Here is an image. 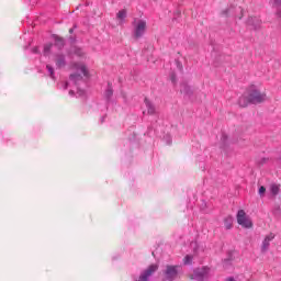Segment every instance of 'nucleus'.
Masks as SVG:
<instances>
[{"label":"nucleus","instance_id":"nucleus-1","mask_svg":"<svg viewBox=\"0 0 281 281\" xmlns=\"http://www.w3.org/2000/svg\"><path fill=\"white\" fill-rule=\"evenodd\" d=\"M262 102H267V92H262L258 85L248 86L238 100L239 106L244 109L249 104H262Z\"/></svg>","mask_w":281,"mask_h":281},{"label":"nucleus","instance_id":"nucleus-2","mask_svg":"<svg viewBox=\"0 0 281 281\" xmlns=\"http://www.w3.org/2000/svg\"><path fill=\"white\" fill-rule=\"evenodd\" d=\"M236 220L238 225H240V227H244V229H251V227H254V222L251 221V217L247 215L245 210H239L237 212Z\"/></svg>","mask_w":281,"mask_h":281},{"label":"nucleus","instance_id":"nucleus-3","mask_svg":"<svg viewBox=\"0 0 281 281\" xmlns=\"http://www.w3.org/2000/svg\"><path fill=\"white\" fill-rule=\"evenodd\" d=\"M133 36L136 41H138V38H142V36H144L146 34V21L145 20H135L133 22Z\"/></svg>","mask_w":281,"mask_h":281},{"label":"nucleus","instance_id":"nucleus-4","mask_svg":"<svg viewBox=\"0 0 281 281\" xmlns=\"http://www.w3.org/2000/svg\"><path fill=\"white\" fill-rule=\"evenodd\" d=\"M162 281H175L177 276H179V266H166V269L162 271Z\"/></svg>","mask_w":281,"mask_h":281},{"label":"nucleus","instance_id":"nucleus-5","mask_svg":"<svg viewBox=\"0 0 281 281\" xmlns=\"http://www.w3.org/2000/svg\"><path fill=\"white\" fill-rule=\"evenodd\" d=\"M210 268L207 267H202L193 270V274L191 276L192 280H198V281H205L210 280Z\"/></svg>","mask_w":281,"mask_h":281},{"label":"nucleus","instance_id":"nucleus-6","mask_svg":"<svg viewBox=\"0 0 281 281\" xmlns=\"http://www.w3.org/2000/svg\"><path fill=\"white\" fill-rule=\"evenodd\" d=\"M69 79H70V82H72V85L77 87V95L79 98H82V95H85V90H81L80 87H78V85L82 82V75L76 72L70 75Z\"/></svg>","mask_w":281,"mask_h":281},{"label":"nucleus","instance_id":"nucleus-7","mask_svg":"<svg viewBox=\"0 0 281 281\" xmlns=\"http://www.w3.org/2000/svg\"><path fill=\"white\" fill-rule=\"evenodd\" d=\"M159 269V265L153 263L150 265L138 278L137 281H148V278L155 273Z\"/></svg>","mask_w":281,"mask_h":281},{"label":"nucleus","instance_id":"nucleus-8","mask_svg":"<svg viewBox=\"0 0 281 281\" xmlns=\"http://www.w3.org/2000/svg\"><path fill=\"white\" fill-rule=\"evenodd\" d=\"M276 238V234L269 233L262 240L261 244V254H267L269 251V247L271 246V241Z\"/></svg>","mask_w":281,"mask_h":281},{"label":"nucleus","instance_id":"nucleus-9","mask_svg":"<svg viewBox=\"0 0 281 281\" xmlns=\"http://www.w3.org/2000/svg\"><path fill=\"white\" fill-rule=\"evenodd\" d=\"M55 64L57 69H63L67 65V60L65 59V55L56 54L55 55Z\"/></svg>","mask_w":281,"mask_h":281},{"label":"nucleus","instance_id":"nucleus-10","mask_svg":"<svg viewBox=\"0 0 281 281\" xmlns=\"http://www.w3.org/2000/svg\"><path fill=\"white\" fill-rule=\"evenodd\" d=\"M72 69H75V71H80L86 78L89 76V70H87V66L83 64L75 63L72 64Z\"/></svg>","mask_w":281,"mask_h":281},{"label":"nucleus","instance_id":"nucleus-11","mask_svg":"<svg viewBox=\"0 0 281 281\" xmlns=\"http://www.w3.org/2000/svg\"><path fill=\"white\" fill-rule=\"evenodd\" d=\"M55 44L53 47H57V49H63L65 47V40L63 37H58V35H54Z\"/></svg>","mask_w":281,"mask_h":281},{"label":"nucleus","instance_id":"nucleus-12","mask_svg":"<svg viewBox=\"0 0 281 281\" xmlns=\"http://www.w3.org/2000/svg\"><path fill=\"white\" fill-rule=\"evenodd\" d=\"M180 93L183 95H192V88H190L186 82L180 85Z\"/></svg>","mask_w":281,"mask_h":281},{"label":"nucleus","instance_id":"nucleus-13","mask_svg":"<svg viewBox=\"0 0 281 281\" xmlns=\"http://www.w3.org/2000/svg\"><path fill=\"white\" fill-rule=\"evenodd\" d=\"M145 106L147 109L148 115H155V105L147 98H145Z\"/></svg>","mask_w":281,"mask_h":281},{"label":"nucleus","instance_id":"nucleus-14","mask_svg":"<svg viewBox=\"0 0 281 281\" xmlns=\"http://www.w3.org/2000/svg\"><path fill=\"white\" fill-rule=\"evenodd\" d=\"M233 225H234V218L232 216H227L224 218L225 229H232Z\"/></svg>","mask_w":281,"mask_h":281},{"label":"nucleus","instance_id":"nucleus-15","mask_svg":"<svg viewBox=\"0 0 281 281\" xmlns=\"http://www.w3.org/2000/svg\"><path fill=\"white\" fill-rule=\"evenodd\" d=\"M260 20H258V18H249L248 20V25H252V27H255V30H258V27H260Z\"/></svg>","mask_w":281,"mask_h":281},{"label":"nucleus","instance_id":"nucleus-16","mask_svg":"<svg viewBox=\"0 0 281 281\" xmlns=\"http://www.w3.org/2000/svg\"><path fill=\"white\" fill-rule=\"evenodd\" d=\"M272 7L277 10V16L281 19V0H273Z\"/></svg>","mask_w":281,"mask_h":281},{"label":"nucleus","instance_id":"nucleus-17","mask_svg":"<svg viewBox=\"0 0 281 281\" xmlns=\"http://www.w3.org/2000/svg\"><path fill=\"white\" fill-rule=\"evenodd\" d=\"M53 49H54V44H52V43L45 44L44 49H43L44 56H49V54H52Z\"/></svg>","mask_w":281,"mask_h":281},{"label":"nucleus","instance_id":"nucleus-18","mask_svg":"<svg viewBox=\"0 0 281 281\" xmlns=\"http://www.w3.org/2000/svg\"><path fill=\"white\" fill-rule=\"evenodd\" d=\"M270 192L273 196H278L280 194V186L276 183L270 184Z\"/></svg>","mask_w":281,"mask_h":281},{"label":"nucleus","instance_id":"nucleus-19","mask_svg":"<svg viewBox=\"0 0 281 281\" xmlns=\"http://www.w3.org/2000/svg\"><path fill=\"white\" fill-rule=\"evenodd\" d=\"M104 97L106 98V100H111V98H113V87H111V83L108 85Z\"/></svg>","mask_w":281,"mask_h":281},{"label":"nucleus","instance_id":"nucleus-20","mask_svg":"<svg viewBox=\"0 0 281 281\" xmlns=\"http://www.w3.org/2000/svg\"><path fill=\"white\" fill-rule=\"evenodd\" d=\"M72 53L78 58H85V56H87V53H85V50L82 48H75Z\"/></svg>","mask_w":281,"mask_h":281},{"label":"nucleus","instance_id":"nucleus-21","mask_svg":"<svg viewBox=\"0 0 281 281\" xmlns=\"http://www.w3.org/2000/svg\"><path fill=\"white\" fill-rule=\"evenodd\" d=\"M116 18L120 19V21H124L126 19V10L119 11Z\"/></svg>","mask_w":281,"mask_h":281},{"label":"nucleus","instance_id":"nucleus-22","mask_svg":"<svg viewBox=\"0 0 281 281\" xmlns=\"http://www.w3.org/2000/svg\"><path fill=\"white\" fill-rule=\"evenodd\" d=\"M46 69H47V71H48L50 78L54 79V67H52L50 65H47V66H46Z\"/></svg>","mask_w":281,"mask_h":281},{"label":"nucleus","instance_id":"nucleus-23","mask_svg":"<svg viewBox=\"0 0 281 281\" xmlns=\"http://www.w3.org/2000/svg\"><path fill=\"white\" fill-rule=\"evenodd\" d=\"M184 265H192V256L187 255L184 257Z\"/></svg>","mask_w":281,"mask_h":281},{"label":"nucleus","instance_id":"nucleus-24","mask_svg":"<svg viewBox=\"0 0 281 281\" xmlns=\"http://www.w3.org/2000/svg\"><path fill=\"white\" fill-rule=\"evenodd\" d=\"M267 192V188H265V187H260L259 188V194H260V196H265V193Z\"/></svg>","mask_w":281,"mask_h":281},{"label":"nucleus","instance_id":"nucleus-25","mask_svg":"<svg viewBox=\"0 0 281 281\" xmlns=\"http://www.w3.org/2000/svg\"><path fill=\"white\" fill-rule=\"evenodd\" d=\"M170 80L173 85L177 82V75H175V72L171 74Z\"/></svg>","mask_w":281,"mask_h":281},{"label":"nucleus","instance_id":"nucleus-26","mask_svg":"<svg viewBox=\"0 0 281 281\" xmlns=\"http://www.w3.org/2000/svg\"><path fill=\"white\" fill-rule=\"evenodd\" d=\"M267 161H269V158H261L259 160V164H260V166H263V164H267Z\"/></svg>","mask_w":281,"mask_h":281},{"label":"nucleus","instance_id":"nucleus-27","mask_svg":"<svg viewBox=\"0 0 281 281\" xmlns=\"http://www.w3.org/2000/svg\"><path fill=\"white\" fill-rule=\"evenodd\" d=\"M223 16H227L229 14V9L222 11Z\"/></svg>","mask_w":281,"mask_h":281},{"label":"nucleus","instance_id":"nucleus-28","mask_svg":"<svg viewBox=\"0 0 281 281\" xmlns=\"http://www.w3.org/2000/svg\"><path fill=\"white\" fill-rule=\"evenodd\" d=\"M167 144L168 145L172 144V138H170V136H168Z\"/></svg>","mask_w":281,"mask_h":281},{"label":"nucleus","instance_id":"nucleus-29","mask_svg":"<svg viewBox=\"0 0 281 281\" xmlns=\"http://www.w3.org/2000/svg\"><path fill=\"white\" fill-rule=\"evenodd\" d=\"M69 95H76V91L70 90V91H69Z\"/></svg>","mask_w":281,"mask_h":281},{"label":"nucleus","instance_id":"nucleus-30","mask_svg":"<svg viewBox=\"0 0 281 281\" xmlns=\"http://www.w3.org/2000/svg\"><path fill=\"white\" fill-rule=\"evenodd\" d=\"M226 281H236L233 277L226 279Z\"/></svg>","mask_w":281,"mask_h":281},{"label":"nucleus","instance_id":"nucleus-31","mask_svg":"<svg viewBox=\"0 0 281 281\" xmlns=\"http://www.w3.org/2000/svg\"><path fill=\"white\" fill-rule=\"evenodd\" d=\"M33 53H34V54H38V48H34V49H33Z\"/></svg>","mask_w":281,"mask_h":281},{"label":"nucleus","instance_id":"nucleus-32","mask_svg":"<svg viewBox=\"0 0 281 281\" xmlns=\"http://www.w3.org/2000/svg\"><path fill=\"white\" fill-rule=\"evenodd\" d=\"M69 34H74V29H69Z\"/></svg>","mask_w":281,"mask_h":281},{"label":"nucleus","instance_id":"nucleus-33","mask_svg":"<svg viewBox=\"0 0 281 281\" xmlns=\"http://www.w3.org/2000/svg\"><path fill=\"white\" fill-rule=\"evenodd\" d=\"M68 85H69V83L66 82L65 89H67Z\"/></svg>","mask_w":281,"mask_h":281},{"label":"nucleus","instance_id":"nucleus-34","mask_svg":"<svg viewBox=\"0 0 281 281\" xmlns=\"http://www.w3.org/2000/svg\"><path fill=\"white\" fill-rule=\"evenodd\" d=\"M101 122H104V116L101 119Z\"/></svg>","mask_w":281,"mask_h":281}]
</instances>
